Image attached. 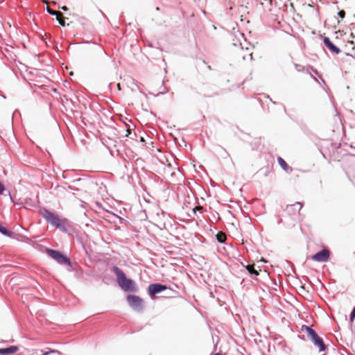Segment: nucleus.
I'll return each instance as SVG.
<instances>
[{
	"mask_svg": "<svg viewBox=\"0 0 355 355\" xmlns=\"http://www.w3.org/2000/svg\"><path fill=\"white\" fill-rule=\"evenodd\" d=\"M56 19L58 20V21L59 22V24L62 26H65V19L66 18L63 17L62 14L61 12H60L58 14V17H56Z\"/></svg>",
	"mask_w": 355,
	"mask_h": 355,
	"instance_id": "nucleus-15",
	"label": "nucleus"
},
{
	"mask_svg": "<svg viewBox=\"0 0 355 355\" xmlns=\"http://www.w3.org/2000/svg\"><path fill=\"white\" fill-rule=\"evenodd\" d=\"M302 330L307 333L311 340L313 342L315 347H318L320 352H324L326 350L327 347L323 340L311 327L303 325L302 327Z\"/></svg>",
	"mask_w": 355,
	"mask_h": 355,
	"instance_id": "nucleus-2",
	"label": "nucleus"
},
{
	"mask_svg": "<svg viewBox=\"0 0 355 355\" xmlns=\"http://www.w3.org/2000/svg\"><path fill=\"white\" fill-rule=\"evenodd\" d=\"M338 15L341 18L343 19L345 16V12L344 10H340L338 12Z\"/></svg>",
	"mask_w": 355,
	"mask_h": 355,
	"instance_id": "nucleus-18",
	"label": "nucleus"
},
{
	"mask_svg": "<svg viewBox=\"0 0 355 355\" xmlns=\"http://www.w3.org/2000/svg\"><path fill=\"white\" fill-rule=\"evenodd\" d=\"M46 10L48 13H49L51 15L56 16V17H58V14L60 13L59 12L54 11V10H51L49 6L46 7Z\"/></svg>",
	"mask_w": 355,
	"mask_h": 355,
	"instance_id": "nucleus-16",
	"label": "nucleus"
},
{
	"mask_svg": "<svg viewBox=\"0 0 355 355\" xmlns=\"http://www.w3.org/2000/svg\"><path fill=\"white\" fill-rule=\"evenodd\" d=\"M42 216L46 219L49 223L56 227H61L62 226L60 218L58 215L55 214L53 212L49 211L47 209H44L41 212Z\"/></svg>",
	"mask_w": 355,
	"mask_h": 355,
	"instance_id": "nucleus-4",
	"label": "nucleus"
},
{
	"mask_svg": "<svg viewBox=\"0 0 355 355\" xmlns=\"http://www.w3.org/2000/svg\"><path fill=\"white\" fill-rule=\"evenodd\" d=\"M323 42L326 47L334 54L337 55L340 52V49L336 46L329 37H324Z\"/></svg>",
	"mask_w": 355,
	"mask_h": 355,
	"instance_id": "nucleus-8",
	"label": "nucleus"
},
{
	"mask_svg": "<svg viewBox=\"0 0 355 355\" xmlns=\"http://www.w3.org/2000/svg\"><path fill=\"white\" fill-rule=\"evenodd\" d=\"M277 162L283 170H284V171L288 170L289 166L283 158L279 157L277 158Z\"/></svg>",
	"mask_w": 355,
	"mask_h": 355,
	"instance_id": "nucleus-11",
	"label": "nucleus"
},
{
	"mask_svg": "<svg viewBox=\"0 0 355 355\" xmlns=\"http://www.w3.org/2000/svg\"><path fill=\"white\" fill-rule=\"evenodd\" d=\"M113 272L116 276L117 283L120 288L125 291L136 292L137 287L135 282L126 277L125 273L117 266H114Z\"/></svg>",
	"mask_w": 355,
	"mask_h": 355,
	"instance_id": "nucleus-1",
	"label": "nucleus"
},
{
	"mask_svg": "<svg viewBox=\"0 0 355 355\" xmlns=\"http://www.w3.org/2000/svg\"><path fill=\"white\" fill-rule=\"evenodd\" d=\"M19 350L17 346H10L6 348H0V355H8L17 352Z\"/></svg>",
	"mask_w": 355,
	"mask_h": 355,
	"instance_id": "nucleus-9",
	"label": "nucleus"
},
{
	"mask_svg": "<svg viewBox=\"0 0 355 355\" xmlns=\"http://www.w3.org/2000/svg\"><path fill=\"white\" fill-rule=\"evenodd\" d=\"M5 190V187L2 183L0 182V194Z\"/></svg>",
	"mask_w": 355,
	"mask_h": 355,
	"instance_id": "nucleus-19",
	"label": "nucleus"
},
{
	"mask_svg": "<svg viewBox=\"0 0 355 355\" xmlns=\"http://www.w3.org/2000/svg\"><path fill=\"white\" fill-rule=\"evenodd\" d=\"M129 305L136 311H141L143 309L142 300L136 295H129L127 297Z\"/></svg>",
	"mask_w": 355,
	"mask_h": 355,
	"instance_id": "nucleus-5",
	"label": "nucleus"
},
{
	"mask_svg": "<svg viewBox=\"0 0 355 355\" xmlns=\"http://www.w3.org/2000/svg\"><path fill=\"white\" fill-rule=\"evenodd\" d=\"M311 69L313 71V73L318 74V72L316 69H314L313 67H311Z\"/></svg>",
	"mask_w": 355,
	"mask_h": 355,
	"instance_id": "nucleus-22",
	"label": "nucleus"
},
{
	"mask_svg": "<svg viewBox=\"0 0 355 355\" xmlns=\"http://www.w3.org/2000/svg\"><path fill=\"white\" fill-rule=\"evenodd\" d=\"M46 252L48 255L51 258L56 261L58 263L71 266V263L70 259L67 256L62 254L60 252L51 249H48Z\"/></svg>",
	"mask_w": 355,
	"mask_h": 355,
	"instance_id": "nucleus-3",
	"label": "nucleus"
},
{
	"mask_svg": "<svg viewBox=\"0 0 355 355\" xmlns=\"http://www.w3.org/2000/svg\"><path fill=\"white\" fill-rule=\"evenodd\" d=\"M246 269L249 272L250 274L254 275L256 276L259 275V272L255 270L254 266L248 265L246 266Z\"/></svg>",
	"mask_w": 355,
	"mask_h": 355,
	"instance_id": "nucleus-14",
	"label": "nucleus"
},
{
	"mask_svg": "<svg viewBox=\"0 0 355 355\" xmlns=\"http://www.w3.org/2000/svg\"><path fill=\"white\" fill-rule=\"evenodd\" d=\"M0 233H1L3 235L11 237L12 236V232L8 230L6 227L1 225L0 223Z\"/></svg>",
	"mask_w": 355,
	"mask_h": 355,
	"instance_id": "nucleus-12",
	"label": "nucleus"
},
{
	"mask_svg": "<svg viewBox=\"0 0 355 355\" xmlns=\"http://www.w3.org/2000/svg\"><path fill=\"white\" fill-rule=\"evenodd\" d=\"M51 353H53V354H56L57 355H60V353L57 351V350H50V351H48V352H45L43 353V355H49V354Z\"/></svg>",
	"mask_w": 355,
	"mask_h": 355,
	"instance_id": "nucleus-17",
	"label": "nucleus"
},
{
	"mask_svg": "<svg viewBox=\"0 0 355 355\" xmlns=\"http://www.w3.org/2000/svg\"><path fill=\"white\" fill-rule=\"evenodd\" d=\"M61 9H62V10H64V11H67V10H68L67 7H66V6H62V7H61Z\"/></svg>",
	"mask_w": 355,
	"mask_h": 355,
	"instance_id": "nucleus-21",
	"label": "nucleus"
},
{
	"mask_svg": "<svg viewBox=\"0 0 355 355\" xmlns=\"http://www.w3.org/2000/svg\"><path fill=\"white\" fill-rule=\"evenodd\" d=\"M167 289V286L161 284H151L148 287V292L150 295H154L162 293Z\"/></svg>",
	"mask_w": 355,
	"mask_h": 355,
	"instance_id": "nucleus-7",
	"label": "nucleus"
},
{
	"mask_svg": "<svg viewBox=\"0 0 355 355\" xmlns=\"http://www.w3.org/2000/svg\"><path fill=\"white\" fill-rule=\"evenodd\" d=\"M330 256V252L327 248H323L312 256L311 259L318 262H326Z\"/></svg>",
	"mask_w": 355,
	"mask_h": 355,
	"instance_id": "nucleus-6",
	"label": "nucleus"
},
{
	"mask_svg": "<svg viewBox=\"0 0 355 355\" xmlns=\"http://www.w3.org/2000/svg\"><path fill=\"white\" fill-rule=\"evenodd\" d=\"M216 239H217L218 242H219L220 243H225V241L226 240V235L223 232H218L216 234Z\"/></svg>",
	"mask_w": 355,
	"mask_h": 355,
	"instance_id": "nucleus-13",
	"label": "nucleus"
},
{
	"mask_svg": "<svg viewBox=\"0 0 355 355\" xmlns=\"http://www.w3.org/2000/svg\"><path fill=\"white\" fill-rule=\"evenodd\" d=\"M302 204L300 202H297L293 205H288L286 207V211L288 213H291L292 211L299 212L302 209Z\"/></svg>",
	"mask_w": 355,
	"mask_h": 355,
	"instance_id": "nucleus-10",
	"label": "nucleus"
},
{
	"mask_svg": "<svg viewBox=\"0 0 355 355\" xmlns=\"http://www.w3.org/2000/svg\"><path fill=\"white\" fill-rule=\"evenodd\" d=\"M295 68L298 71H300L302 70L298 64H295Z\"/></svg>",
	"mask_w": 355,
	"mask_h": 355,
	"instance_id": "nucleus-20",
	"label": "nucleus"
},
{
	"mask_svg": "<svg viewBox=\"0 0 355 355\" xmlns=\"http://www.w3.org/2000/svg\"><path fill=\"white\" fill-rule=\"evenodd\" d=\"M249 56L250 57V60H252V53H250V54H249Z\"/></svg>",
	"mask_w": 355,
	"mask_h": 355,
	"instance_id": "nucleus-23",
	"label": "nucleus"
},
{
	"mask_svg": "<svg viewBox=\"0 0 355 355\" xmlns=\"http://www.w3.org/2000/svg\"><path fill=\"white\" fill-rule=\"evenodd\" d=\"M200 209V207H196L195 209H193V211H196V209Z\"/></svg>",
	"mask_w": 355,
	"mask_h": 355,
	"instance_id": "nucleus-24",
	"label": "nucleus"
}]
</instances>
